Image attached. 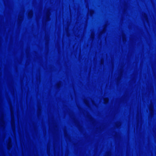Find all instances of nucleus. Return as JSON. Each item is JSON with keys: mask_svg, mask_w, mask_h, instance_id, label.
<instances>
[{"mask_svg": "<svg viewBox=\"0 0 156 156\" xmlns=\"http://www.w3.org/2000/svg\"><path fill=\"white\" fill-rule=\"evenodd\" d=\"M151 156H156V155H151Z\"/></svg>", "mask_w": 156, "mask_h": 156, "instance_id": "obj_1", "label": "nucleus"}]
</instances>
